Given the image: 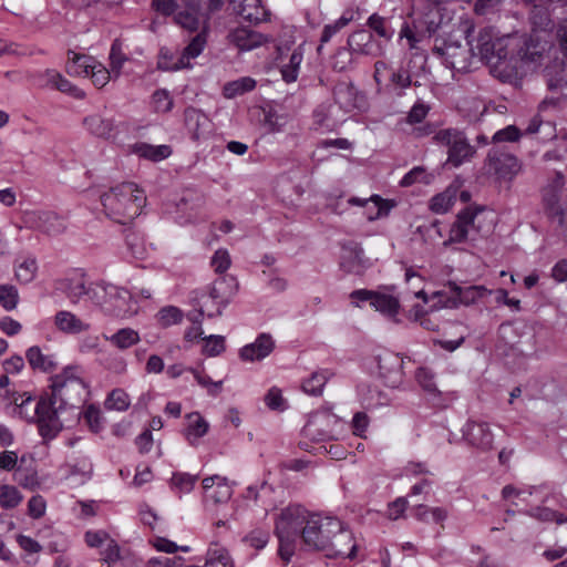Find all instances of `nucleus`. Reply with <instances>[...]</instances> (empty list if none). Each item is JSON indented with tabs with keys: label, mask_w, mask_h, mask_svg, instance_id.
Masks as SVG:
<instances>
[{
	"label": "nucleus",
	"mask_w": 567,
	"mask_h": 567,
	"mask_svg": "<svg viewBox=\"0 0 567 567\" xmlns=\"http://www.w3.org/2000/svg\"><path fill=\"white\" fill-rule=\"evenodd\" d=\"M89 395V386L79 367L71 365L52 378L51 394L37 402L39 433L44 441H51L63 429L61 415L68 410L80 408Z\"/></svg>",
	"instance_id": "1"
},
{
	"label": "nucleus",
	"mask_w": 567,
	"mask_h": 567,
	"mask_svg": "<svg viewBox=\"0 0 567 567\" xmlns=\"http://www.w3.org/2000/svg\"><path fill=\"white\" fill-rule=\"evenodd\" d=\"M301 542L308 550L322 551L329 558L355 557L353 535L336 517L311 513L301 532Z\"/></svg>",
	"instance_id": "2"
},
{
	"label": "nucleus",
	"mask_w": 567,
	"mask_h": 567,
	"mask_svg": "<svg viewBox=\"0 0 567 567\" xmlns=\"http://www.w3.org/2000/svg\"><path fill=\"white\" fill-rule=\"evenodd\" d=\"M105 215L115 223L126 225L137 217L146 203L143 189L134 183H122L101 196Z\"/></svg>",
	"instance_id": "3"
},
{
	"label": "nucleus",
	"mask_w": 567,
	"mask_h": 567,
	"mask_svg": "<svg viewBox=\"0 0 567 567\" xmlns=\"http://www.w3.org/2000/svg\"><path fill=\"white\" fill-rule=\"evenodd\" d=\"M310 516L311 513L298 504L282 508L277 515L274 532L279 542L278 554L286 563L295 555L301 532Z\"/></svg>",
	"instance_id": "4"
},
{
	"label": "nucleus",
	"mask_w": 567,
	"mask_h": 567,
	"mask_svg": "<svg viewBox=\"0 0 567 567\" xmlns=\"http://www.w3.org/2000/svg\"><path fill=\"white\" fill-rule=\"evenodd\" d=\"M505 38L497 37L493 28H484L480 31L476 44L472 47V53L485 61L494 74L502 81H511L516 71L507 59V44Z\"/></svg>",
	"instance_id": "5"
},
{
	"label": "nucleus",
	"mask_w": 567,
	"mask_h": 567,
	"mask_svg": "<svg viewBox=\"0 0 567 567\" xmlns=\"http://www.w3.org/2000/svg\"><path fill=\"white\" fill-rule=\"evenodd\" d=\"M91 301L106 315L115 318H130L137 312L136 301L131 292L112 284H94V288L91 290Z\"/></svg>",
	"instance_id": "6"
},
{
	"label": "nucleus",
	"mask_w": 567,
	"mask_h": 567,
	"mask_svg": "<svg viewBox=\"0 0 567 567\" xmlns=\"http://www.w3.org/2000/svg\"><path fill=\"white\" fill-rule=\"evenodd\" d=\"M238 290V282L235 277L224 276L214 281L209 295L203 302H207L205 315L208 318L221 316L223 310L230 302Z\"/></svg>",
	"instance_id": "7"
},
{
	"label": "nucleus",
	"mask_w": 567,
	"mask_h": 567,
	"mask_svg": "<svg viewBox=\"0 0 567 567\" xmlns=\"http://www.w3.org/2000/svg\"><path fill=\"white\" fill-rule=\"evenodd\" d=\"M434 140L442 145L449 146V162L455 167L470 159L475 153L474 147L470 145L465 135L456 130H441L434 135Z\"/></svg>",
	"instance_id": "8"
},
{
	"label": "nucleus",
	"mask_w": 567,
	"mask_h": 567,
	"mask_svg": "<svg viewBox=\"0 0 567 567\" xmlns=\"http://www.w3.org/2000/svg\"><path fill=\"white\" fill-rule=\"evenodd\" d=\"M21 218L24 227L49 236H56L66 230L65 219L52 210H25Z\"/></svg>",
	"instance_id": "9"
},
{
	"label": "nucleus",
	"mask_w": 567,
	"mask_h": 567,
	"mask_svg": "<svg viewBox=\"0 0 567 567\" xmlns=\"http://www.w3.org/2000/svg\"><path fill=\"white\" fill-rule=\"evenodd\" d=\"M447 287L452 296H446L443 291L434 293V297L439 299L437 303L441 308L453 309L460 305L470 306L489 293L484 286L461 287L455 282H449Z\"/></svg>",
	"instance_id": "10"
},
{
	"label": "nucleus",
	"mask_w": 567,
	"mask_h": 567,
	"mask_svg": "<svg viewBox=\"0 0 567 567\" xmlns=\"http://www.w3.org/2000/svg\"><path fill=\"white\" fill-rule=\"evenodd\" d=\"M564 184V176L558 173L555 185L544 189L543 204L548 219L567 230V198L565 200L558 194V188Z\"/></svg>",
	"instance_id": "11"
},
{
	"label": "nucleus",
	"mask_w": 567,
	"mask_h": 567,
	"mask_svg": "<svg viewBox=\"0 0 567 567\" xmlns=\"http://www.w3.org/2000/svg\"><path fill=\"white\" fill-rule=\"evenodd\" d=\"M374 81L378 85L385 83L399 95L413 83L412 75L404 66L394 70L384 61H377L374 64Z\"/></svg>",
	"instance_id": "12"
},
{
	"label": "nucleus",
	"mask_w": 567,
	"mask_h": 567,
	"mask_svg": "<svg viewBox=\"0 0 567 567\" xmlns=\"http://www.w3.org/2000/svg\"><path fill=\"white\" fill-rule=\"evenodd\" d=\"M483 212L481 206H467L461 210L451 226L449 243H464L471 238L472 231H480L475 220Z\"/></svg>",
	"instance_id": "13"
},
{
	"label": "nucleus",
	"mask_w": 567,
	"mask_h": 567,
	"mask_svg": "<svg viewBox=\"0 0 567 567\" xmlns=\"http://www.w3.org/2000/svg\"><path fill=\"white\" fill-rule=\"evenodd\" d=\"M183 2L185 8L175 14V23L189 32L209 31L208 16H203L198 0H183Z\"/></svg>",
	"instance_id": "14"
},
{
	"label": "nucleus",
	"mask_w": 567,
	"mask_h": 567,
	"mask_svg": "<svg viewBox=\"0 0 567 567\" xmlns=\"http://www.w3.org/2000/svg\"><path fill=\"white\" fill-rule=\"evenodd\" d=\"M488 171L501 179H513L520 171V164L516 156L506 153L498 147L489 150L487 155Z\"/></svg>",
	"instance_id": "15"
},
{
	"label": "nucleus",
	"mask_w": 567,
	"mask_h": 567,
	"mask_svg": "<svg viewBox=\"0 0 567 567\" xmlns=\"http://www.w3.org/2000/svg\"><path fill=\"white\" fill-rule=\"evenodd\" d=\"M379 372L384 383L390 388H399L404 380L403 359L393 352L379 355Z\"/></svg>",
	"instance_id": "16"
},
{
	"label": "nucleus",
	"mask_w": 567,
	"mask_h": 567,
	"mask_svg": "<svg viewBox=\"0 0 567 567\" xmlns=\"http://www.w3.org/2000/svg\"><path fill=\"white\" fill-rule=\"evenodd\" d=\"M347 45L353 54L379 58L385 53L383 44L377 41L373 34L367 30H358L350 34Z\"/></svg>",
	"instance_id": "17"
},
{
	"label": "nucleus",
	"mask_w": 567,
	"mask_h": 567,
	"mask_svg": "<svg viewBox=\"0 0 567 567\" xmlns=\"http://www.w3.org/2000/svg\"><path fill=\"white\" fill-rule=\"evenodd\" d=\"M463 437L471 446L482 452L493 447L494 435L485 422L468 421L463 427Z\"/></svg>",
	"instance_id": "18"
},
{
	"label": "nucleus",
	"mask_w": 567,
	"mask_h": 567,
	"mask_svg": "<svg viewBox=\"0 0 567 567\" xmlns=\"http://www.w3.org/2000/svg\"><path fill=\"white\" fill-rule=\"evenodd\" d=\"M275 349V340L270 333L258 334L254 342L240 348L239 358L244 362H256L267 358Z\"/></svg>",
	"instance_id": "19"
},
{
	"label": "nucleus",
	"mask_w": 567,
	"mask_h": 567,
	"mask_svg": "<svg viewBox=\"0 0 567 567\" xmlns=\"http://www.w3.org/2000/svg\"><path fill=\"white\" fill-rule=\"evenodd\" d=\"M437 53L444 58L447 66L458 72L467 71L474 56L472 47L467 49L457 43H446L443 48L437 49Z\"/></svg>",
	"instance_id": "20"
},
{
	"label": "nucleus",
	"mask_w": 567,
	"mask_h": 567,
	"mask_svg": "<svg viewBox=\"0 0 567 567\" xmlns=\"http://www.w3.org/2000/svg\"><path fill=\"white\" fill-rule=\"evenodd\" d=\"M184 123L193 141L206 138L210 132V120L200 110L193 106L184 111Z\"/></svg>",
	"instance_id": "21"
},
{
	"label": "nucleus",
	"mask_w": 567,
	"mask_h": 567,
	"mask_svg": "<svg viewBox=\"0 0 567 567\" xmlns=\"http://www.w3.org/2000/svg\"><path fill=\"white\" fill-rule=\"evenodd\" d=\"M203 488L206 502H213L214 504L226 503L233 495V488L227 478L219 475L205 477Z\"/></svg>",
	"instance_id": "22"
},
{
	"label": "nucleus",
	"mask_w": 567,
	"mask_h": 567,
	"mask_svg": "<svg viewBox=\"0 0 567 567\" xmlns=\"http://www.w3.org/2000/svg\"><path fill=\"white\" fill-rule=\"evenodd\" d=\"M83 125L92 135L100 138L111 140L117 135L118 125L113 117L92 114L84 117Z\"/></svg>",
	"instance_id": "23"
},
{
	"label": "nucleus",
	"mask_w": 567,
	"mask_h": 567,
	"mask_svg": "<svg viewBox=\"0 0 567 567\" xmlns=\"http://www.w3.org/2000/svg\"><path fill=\"white\" fill-rule=\"evenodd\" d=\"M228 40L241 51L254 50L267 41L266 37L261 33L245 27L236 28L230 31Z\"/></svg>",
	"instance_id": "24"
},
{
	"label": "nucleus",
	"mask_w": 567,
	"mask_h": 567,
	"mask_svg": "<svg viewBox=\"0 0 567 567\" xmlns=\"http://www.w3.org/2000/svg\"><path fill=\"white\" fill-rule=\"evenodd\" d=\"M233 10L249 22H260L266 18L261 0H230Z\"/></svg>",
	"instance_id": "25"
},
{
	"label": "nucleus",
	"mask_w": 567,
	"mask_h": 567,
	"mask_svg": "<svg viewBox=\"0 0 567 567\" xmlns=\"http://www.w3.org/2000/svg\"><path fill=\"white\" fill-rule=\"evenodd\" d=\"M348 203L349 205L361 206L364 208L365 206H368V204H373L375 213L367 214V219L369 221H374L377 219L388 216L391 208L394 206V204H392L390 200L383 199L379 195H372L370 198H360L353 196L348 199Z\"/></svg>",
	"instance_id": "26"
},
{
	"label": "nucleus",
	"mask_w": 567,
	"mask_h": 567,
	"mask_svg": "<svg viewBox=\"0 0 567 567\" xmlns=\"http://www.w3.org/2000/svg\"><path fill=\"white\" fill-rule=\"evenodd\" d=\"M54 324L58 330L68 334H78L90 329V324L82 321L73 312L61 310L54 316Z\"/></svg>",
	"instance_id": "27"
},
{
	"label": "nucleus",
	"mask_w": 567,
	"mask_h": 567,
	"mask_svg": "<svg viewBox=\"0 0 567 567\" xmlns=\"http://www.w3.org/2000/svg\"><path fill=\"white\" fill-rule=\"evenodd\" d=\"M43 85H50L63 93H69L74 97L82 99L84 93L66 80L61 73L55 70H45L41 75Z\"/></svg>",
	"instance_id": "28"
},
{
	"label": "nucleus",
	"mask_w": 567,
	"mask_h": 567,
	"mask_svg": "<svg viewBox=\"0 0 567 567\" xmlns=\"http://www.w3.org/2000/svg\"><path fill=\"white\" fill-rule=\"evenodd\" d=\"M93 288L94 284L86 287L82 277L66 278L60 282V289L64 291L73 303H76L83 296H87L91 300V290Z\"/></svg>",
	"instance_id": "29"
},
{
	"label": "nucleus",
	"mask_w": 567,
	"mask_h": 567,
	"mask_svg": "<svg viewBox=\"0 0 567 567\" xmlns=\"http://www.w3.org/2000/svg\"><path fill=\"white\" fill-rule=\"evenodd\" d=\"M209 429L208 422L197 412L187 414V426L185 437L190 445H196Z\"/></svg>",
	"instance_id": "30"
},
{
	"label": "nucleus",
	"mask_w": 567,
	"mask_h": 567,
	"mask_svg": "<svg viewBox=\"0 0 567 567\" xmlns=\"http://www.w3.org/2000/svg\"><path fill=\"white\" fill-rule=\"evenodd\" d=\"M25 358L33 370L51 372L56 368L54 357L44 354L38 346L30 347L25 352Z\"/></svg>",
	"instance_id": "31"
},
{
	"label": "nucleus",
	"mask_w": 567,
	"mask_h": 567,
	"mask_svg": "<svg viewBox=\"0 0 567 567\" xmlns=\"http://www.w3.org/2000/svg\"><path fill=\"white\" fill-rule=\"evenodd\" d=\"M104 339L121 351L127 350L141 341L138 331L130 327L121 328L112 336L104 334Z\"/></svg>",
	"instance_id": "32"
},
{
	"label": "nucleus",
	"mask_w": 567,
	"mask_h": 567,
	"mask_svg": "<svg viewBox=\"0 0 567 567\" xmlns=\"http://www.w3.org/2000/svg\"><path fill=\"white\" fill-rule=\"evenodd\" d=\"M323 419H328V415L319 413L311 415L303 426V435L313 442H324L332 439L330 431L321 426Z\"/></svg>",
	"instance_id": "33"
},
{
	"label": "nucleus",
	"mask_w": 567,
	"mask_h": 567,
	"mask_svg": "<svg viewBox=\"0 0 567 567\" xmlns=\"http://www.w3.org/2000/svg\"><path fill=\"white\" fill-rule=\"evenodd\" d=\"M132 152L140 157L159 162L167 158L172 154L168 145H151L147 143H135L132 145Z\"/></svg>",
	"instance_id": "34"
},
{
	"label": "nucleus",
	"mask_w": 567,
	"mask_h": 567,
	"mask_svg": "<svg viewBox=\"0 0 567 567\" xmlns=\"http://www.w3.org/2000/svg\"><path fill=\"white\" fill-rule=\"evenodd\" d=\"M38 274V262L32 256L18 258L14 262V275L20 284H30Z\"/></svg>",
	"instance_id": "35"
},
{
	"label": "nucleus",
	"mask_w": 567,
	"mask_h": 567,
	"mask_svg": "<svg viewBox=\"0 0 567 567\" xmlns=\"http://www.w3.org/2000/svg\"><path fill=\"white\" fill-rule=\"evenodd\" d=\"M342 256H341V267L351 272L354 270L355 266H359L362 261L363 249L362 247L354 241H348L342 244Z\"/></svg>",
	"instance_id": "36"
},
{
	"label": "nucleus",
	"mask_w": 567,
	"mask_h": 567,
	"mask_svg": "<svg viewBox=\"0 0 567 567\" xmlns=\"http://www.w3.org/2000/svg\"><path fill=\"white\" fill-rule=\"evenodd\" d=\"M68 58L65 66L68 74L72 76H89L92 62H94L91 56L69 51Z\"/></svg>",
	"instance_id": "37"
},
{
	"label": "nucleus",
	"mask_w": 567,
	"mask_h": 567,
	"mask_svg": "<svg viewBox=\"0 0 567 567\" xmlns=\"http://www.w3.org/2000/svg\"><path fill=\"white\" fill-rule=\"evenodd\" d=\"M209 31L198 32L190 42L184 48L181 56L186 68L190 66V60L197 58L207 44V34Z\"/></svg>",
	"instance_id": "38"
},
{
	"label": "nucleus",
	"mask_w": 567,
	"mask_h": 567,
	"mask_svg": "<svg viewBox=\"0 0 567 567\" xmlns=\"http://www.w3.org/2000/svg\"><path fill=\"white\" fill-rule=\"evenodd\" d=\"M372 307L384 316L393 318L399 313L400 302L398 298L391 295L375 292Z\"/></svg>",
	"instance_id": "39"
},
{
	"label": "nucleus",
	"mask_w": 567,
	"mask_h": 567,
	"mask_svg": "<svg viewBox=\"0 0 567 567\" xmlns=\"http://www.w3.org/2000/svg\"><path fill=\"white\" fill-rule=\"evenodd\" d=\"M367 25L374 34L386 42L394 35V29L391 27L390 20L378 13H373L368 18Z\"/></svg>",
	"instance_id": "40"
},
{
	"label": "nucleus",
	"mask_w": 567,
	"mask_h": 567,
	"mask_svg": "<svg viewBox=\"0 0 567 567\" xmlns=\"http://www.w3.org/2000/svg\"><path fill=\"white\" fill-rule=\"evenodd\" d=\"M231 563L228 550L219 543H212L204 567H228Z\"/></svg>",
	"instance_id": "41"
},
{
	"label": "nucleus",
	"mask_w": 567,
	"mask_h": 567,
	"mask_svg": "<svg viewBox=\"0 0 567 567\" xmlns=\"http://www.w3.org/2000/svg\"><path fill=\"white\" fill-rule=\"evenodd\" d=\"M447 515V511L443 507H429L421 504L414 508V517L423 523H443Z\"/></svg>",
	"instance_id": "42"
},
{
	"label": "nucleus",
	"mask_w": 567,
	"mask_h": 567,
	"mask_svg": "<svg viewBox=\"0 0 567 567\" xmlns=\"http://www.w3.org/2000/svg\"><path fill=\"white\" fill-rule=\"evenodd\" d=\"M456 200V188L447 187L431 199L430 208L435 214H445Z\"/></svg>",
	"instance_id": "43"
},
{
	"label": "nucleus",
	"mask_w": 567,
	"mask_h": 567,
	"mask_svg": "<svg viewBox=\"0 0 567 567\" xmlns=\"http://www.w3.org/2000/svg\"><path fill=\"white\" fill-rule=\"evenodd\" d=\"M358 391L361 398V402L367 409H375L386 404L385 395H383L377 388L361 384L358 388Z\"/></svg>",
	"instance_id": "44"
},
{
	"label": "nucleus",
	"mask_w": 567,
	"mask_h": 567,
	"mask_svg": "<svg viewBox=\"0 0 567 567\" xmlns=\"http://www.w3.org/2000/svg\"><path fill=\"white\" fill-rule=\"evenodd\" d=\"M545 49L546 44H542L539 41L530 38L519 49L518 55L525 63H537L540 60Z\"/></svg>",
	"instance_id": "45"
},
{
	"label": "nucleus",
	"mask_w": 567,
	"mask_h": 567,
	"mask_svg": "<svg viewBox=\"0 0 567 567\" xmlns=\"http://www.w3.org/2000/svg\"><path fill=\"white\" fill-rule=\"evenodd\" d=\"M353 19L352 13L344 12L338 20L332 23L326 24L323 27L320 45L318 47V51L321 50L322 45L328 43L338 32H340L344 27H347Z\"/></svg>",
	"instance_id": "46"
},
{
	"label": "nucleus",
	"mask_w": 567,
	"mask_h": 567,
	"mask_svg": "<svg viewBox=\"0 0 567 567\" xmlns=\"http://www.w3.org/2000/svg\"><path fill=\"white\" fill-rule=\"evenodd\" d=\"M331 373L327 370L313 372L302 382L303 392L310 395H320Z\"/></svg>",
	"instance_id": "47"
},
{
	"label": "nucleus",
	"mask_w": 567,
	"mask_h": 567,
	"mask_svg": "<svg viewBox=\"0 0 567 567\" xmlns=\"http://www.w3.org/2000/svg\"><path fill=\"white\" fill-rule=\"evenodd\" d=\"M302 60L303 53L300 48H297L291 53L289 62L281 68V75L285 82L292 83L297 80Z\"/></svg>",
	"instance_id": "48"
},
{
	"label": "nucleus",
	"mask_w": 567,
	"mask_h": 567,
	"mask_svg": "<svg viewBox=\"0 0 567 567\" xmlns=\"http://www.w3.org/2000/svg\"><path fill=\"white\" fill-rule=\"evenodd\" d=\"M127 61L126 54L123 52L122 42L114 40L110 51V68L113 71L114 78H118L124 63Z\"/></svg>",
	"instance_id": "49"
},
{
	"label": "nucleus",
	"mask_w": 567,
	"mask_h": 567,
	"mask_svg": "<svg viewBox=\"0 0 567 567\" xmlns=\"http://www.w3.org/2000/svg\"><path fill=\"white\" fill-rule=\"evenodd\" d=\"M14 404L19 411V414L25 417L29 421H35L39 425V415L35 414L37 403L33 404V399L31 395H27L25 393L14 399Z\"/></svg>",
	"instance_id": "50"
},
{
	"label": "nucleus",
	"mask_w": 567,
	"mask_h": 567,
	"mask_svg": "<svg viewBox=\"0 0 567 567\" xmlns=\"http://www.w3.org/2000/svg\"><path fill=\"white\" fill-rule=\"evenodd\" d=\"M183 317V311L175 306L163 307L156 315L157 322L164 328L182 322Z\"/></svg>",
	"instance_id": "51"
},
{
	"label": "nucleus",
	"mask_w": 567,
	"mask_h": 567,
	"mask_svg": "<svg viewBox=\"0 0 567 567\" xmlns=\"http://www.w3.org/2000/svg\"><path fill=\"white\" fill-rule=\"evenodd\" d=\"M157 68L162 71H177L186 69L184 62L182 61V56L179 55L176 60H174V54L166 48H162L159 51Z\"/></svg>",
	"instance_id": "52"
},
{
	"label": "nucleus",
	"mask_w": 567,
	"mask_h": 567,
	"mask_svg": "<svg viewBox=\"0 0 567 567\" xmlns=\"http://www.w3.org/2000/svg\"><path fill=\"white\" fill-rule=\"evenodd\" d=\"M269 532L262 528H255L244 536L243 543L256 550L265 548L269 542Z\"/></svg>",
	"instance_id": "53"
},
{
	"label": "nucleus",
	"mask_w": 567,
	"mask_h": 567,
	"mask_svg": "<svg viewBox=\"0 0 567 567\" xmlns=\"http://www.w3.org/2000/svg\"><path fill=\"white\" fill-rule=\"evenodd\" d=\"M255 80L250 78H243L226 84L224 87V94L226 97L231 99L236 95H241L246 92L251 91L255 87Z\"/></svg>",
	"instance_id": "54"
},
{
	"label": "nucleus",
	"mask_w": 567,
	"mask_h": 567,
	"mask_svg": "<svg viewBox=\"0 0 567 567\" xmlns=\"http://www.w3.org/2000/svg\"><path fill=\"white\" fill-rule=\"evenodd\" d=\"M130 403V396L124 390L114 389L105 400V408L109 410L126 411Z\"/></svg>",
	"instance_id": "55"
},
{
	"label": "nucleus",
	"mask_w": 567,
	"mask_h": 567,
	"mask_svg": "<svg viewBox=\"0 0 567 567\" xmlns=\"http://www.w3.org/2000/svg\"><path fill=\"white\" fill-rule=\"evenodd\" d=\"M22 495L16 486L2 485L0 487V506L3 508H14L21 501Z\"/></svg>",
	"instance_id": "56"
},
{
	"label": "nucleus",
	"mask_w": 567,
	"mask_h": 567,
	"mask_svg": "<svg viewBox=\"0 0 567 567\" xmlns=\"http://www.w3.org/2000/svg\"><path fill=\"white\" fill-rule=\"evenodd\" d=\"M152 102L154 105V110L157 113H167L174 106L173 99L169 92L165 89L156 90L152 95Z\"/></svg>",
	"instance_id": "57"
},
{
	"label": "nucleus",
	"mask_w": 567,
	"mask_h": 567,
	"mask_svg": "<svg viewBox=\"0 0 567 567\" xmlns=\"http://www.w3.org/2000/svg\"><path fill=\"white\" fill-rule=\"evenodd\" d=\"M19 301L18 289L12 285L0 286V305L8 311L17 308Z\"/></svg>",
	"instance_id": "58"
},
{
	"label": "nucleus",
	"mask_w": 567,
	"mask_h": 567,
	"mask_svg": "<svg viewBox=\"0 0 567 567\" xmlns=\"http://www.w3.org/2000/svg\"><path fill=\"white\" fill-rule=\"evenodd\" d=\"M89 75H91L93 83L100 87L106 85L110 79L114 76L111 68L107 70L103 64L96 61L92 62Z\"/></svg>",
	"instance_id": "59"
},
{
	"label": "nucleus",
	"mask_w": 567,
	"mask_h": 567,
	"mask_svg": "<svg viewBox=\"0 0 567 567\" xmlns=\"http://www.w3.org/2000/svg\"><path fill=\"white\" fill-rule=\"evenodd\" d=\"M432 181V175L427 174L423 167L416 166L408 172L400 182L403 187H409L415 183L429 184Z\"/></svg>",
	"instance_id": "60"
},
{
	"label": "nucleus",
	"mask_w": 567,
	"mask_h": 567,
	"mask_svg": "<svg viewBox=\"0 0 567 567\" xmlns=\"http://www.w3.org/2000/svg\"><path fill=\"white\" fill-rule=\"evenodd\" d=\"M78 415H81V413H78ZM82 416L92 432L97 433L101 431L103 422L101 411L97 406L93 404L86 406Z\"/></svg>",
	"instance_id": "61"
},
{
	"label": "nucleus",
	"mask_w": 567,
	"mask_h": 567,
	"mask_svg": "<svg viewBox=\"0 0 567 567\" xmlns=\"http://www.w3.org/2000/svg\"><path fill=\"white\" fill-rule=\"evenodd\" d=\"M205 341L203 352L208 357L219 355L225 351V338L221 336L212 334L203 338Z\"/></svg>",
	"instance_id": "62"
},
{
	"label": "nucleus",
	"mask_w": 567,
	"mask_h": 567,
	"mask_svg": "<svg viewBox=\"0 0 567 567\" xmlns=\"http://www.w3.org/2000/svg\"><path fill=\"white\" fill-rule=\"evenodd\" d=\"M287 124V116L269 111L265 115L264 126L269 133H278L284 130Z\"/></svg>",
	"instance_id": "63"
},
{
	"label": "nucleus",
	"mask_w": 567,
	"mask_h": 567,
	"mask_svg": "<svg viewBox=\"0 0 567 567\" xmlns=\"http://www.w3.org/2000/svg\"><path fill=\"white\" fill-rule=\"evenodd\" d=\"M417 383L429 393H437L433 372L427 368H419L415 373Z\"/></svg>",
	"instance_id": "64"
}]
</instances>
